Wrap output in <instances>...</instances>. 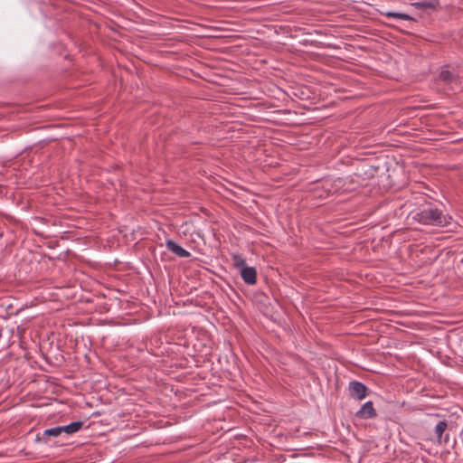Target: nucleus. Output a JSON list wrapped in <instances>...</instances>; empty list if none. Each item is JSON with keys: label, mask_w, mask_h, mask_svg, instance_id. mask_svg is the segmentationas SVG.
Here are the masks:
<instances>
[{"label": "nucleus", "mask_w": 463, "mask_h": 463, "mask_svg": "<svg viewBox=\"0 0 463 463\" xmlns=\"http://www.w3.org/2000/svg\"><path fill=\"white\" fill-rule=\"evenodd\" d=\"M413 218L423 225L445 226L449 223L447 215L438 208L433 207L420 211Z\"/></svg>", "instance_id": "1"}, {"label": "nucleus", "mask_w": 463, "mask_h": 463, "mask_svg": "<svg viewBox=\"0 0 463 463\" xmlns=\"http://www.w3.org/2000/svg\"><path fill=\"white\" fill-rule=\"evenodd\" d=\"M367 387L360 382H351L349 383L350 395L357 400H363L367 396Z\"/></svg>", "instance_id": "2"}, {"label": "nucleus", "mask_w": 463, "mask_h": 463, "mask_svg": "<svg viewBox=\"0 0 463 463\" xmlns=\"http://www.w3.org/2000/svg\"><path fill=\"white\" fill-rule=\"evenodd\" d=\"M241 277L246 284L253 285L256 283L257 271L254 267H242L241 269Z\"/></svg>", "instance_id": "3"}, {"label": "nucleus", "mask_w": 463, "mask_h": 463, "mask_svg": "<svg viewBox=\"0 0 463 463\" xmlns=\"http://www.w3.org/2000/svg\"><path fill=\"white\" fill-rule=\"evenodd\" d=\"M166 248L178 257L188 258L191 256V253L187 250L184 249L180 244L173 240L166 241Z\"/></svg>", "instance_id": "4"}, {"label": "nucleus", "mask_w": 463, "mask_h": 463, "mask_svg": "<svg viewBox=\"0 0 463 463\" xmlns=\"http://www.w3.org/2000/svg\"><path fill=\"white\" fill-rule=\"evenodd\" d=\"M376 415L375 411L373 406L372 402H367L364 403L359 411H357L356 416L361 419H370L373 418Z\"/></svg>", "instance_id": "5"}, {"label": "nucleus", "mask_w": 463, "mask_h": 463, "mask_svg": "<svg viewBox=\"0 0 463 463\" xmlns=\"http://www.w3.org/2000/svg\"><path fill=\"white\" fill-rule=\"evenodd\" d=\"M439 79L448 84L458 81V76L448 70L441 71L439 74Z\"/></svg>", "instance_id": "6"}, {"label": "nucleus", "mask_w": 463, "mask_h": 463, "mask_svg": "<svg viewBox=\"0 0 463 463\" xmlns=\"http://www.w3.org/2000/svg\"><path fill=\"white\" fill-rule=\"evenodd\" d=\"M384 15L388 18H394V19H400L403 21H410L411 20V16L405 14V13H399V12H392L389 11L384 14Z\"/></svg>", "instance_id": "7"}, {"label": "nucleus", "mask_w": 463, "mask_h": 463, "mask_svg": "<svg viewBox=\"0 0 463 463\" xmlns=\"http://www.w3.org/2000/svg\"><path fill=\"white\" fill-rule=\"evenodd\" d=\"M447 429V423L446 421H439L435 428V433L437 435V438L439 441H440L441 436L444 433V431Z\"/></svg>", "instance_id": "8"}, {"label": "nucleus", "mask_w": 463, "mask_h": 463, "mask_svg": "<svg viewBox=\"0 0 463 463\" xmlns=\"http://www.w3.org/2000/svg\"><path fill=\"white\" fill-rule=\"evenodd\" d=\"M83 425L82 421H74L69 425H67L68 434H72L74 432H77L81 429Z\"/></svg>", "instance_id": "9"}, {"label": "nucleus", "mask_w": 463, "mask_h": 463, "mask_svg": "<svg viewBox=\"0 0 463 463\" xmlns=\"http://www.w3.org/2000/svg\"><path fill=\"white\" fill-rule=\"evenodd\" d=\"M45 435L47 436H59L61 434V429L59 427L48 429L45 430Z\"/></svg>", "instance_id": "10"}, {"label": "nucleus", "mask_w": 463, "mask_h": 463, "mask_svg": "<svg viewBox=\"0 0 463 463\" xmlns=\"http://www.w3.org/2000/svg\"><path fill=\"white\" fill-rule=\"evenodd\" d=\"M234 259V265L237 267V268H241V269H242V267H246L245 266V260L239 255H235L233 257Z\"/></svg>", "instance_id": "11"}, {"label": "nucleus", "mask_w": 463, "mask_h": 463, "mask_svg": "<svg viewBox=\"0 0 463 463\" xmlns=\"http://www.w3.org/2000/svg\"><path fill=\"white\" fill-rule=\"evenodd\" d=\"M413 5H415L416 7H432L433 5L431 2H427V1H423V2H416L413 4Z\"/></svg>", "instance_id": "12"}, {"label": "nucleus", "mask_w": 463, "mask_h": 463, "mask_svg": "<svg viewBox=\"0 0 463 463\" xmlns=\"http://www.w3.org/2000/svg\"><path fill=\"white\" fill-rule=\"evenodd\" d=\"M61 429V432H66L68 434V430H67V425L66 426H62V427H59Z\"/></svg>", "instance_id": "13"}]
</instances>
